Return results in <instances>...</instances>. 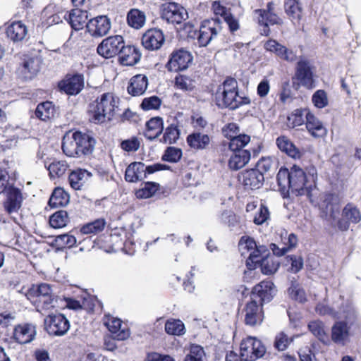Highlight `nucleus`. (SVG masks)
<instances>
[{
    "instance_id": "obj_1",
    "label": "nucleus",
    "mask_w": 361,
    "mask_h": 361,
    "mask_svg": "<svg viewBox=\"0 0 361 361\" xmlns=\"http://www.w3.org/2000/svg\"><path fill=\"white\" fill-rule=\"evenodd\" d=\"M96 145L95 138L89 133L77 130L66 134L62 140V150L70 157L91 155Z\"/></svg>"
},
{
    "instance_id": "obj_2",
    "label": "nucleus",
    "mask_w": 361,
    "mask_h": 361,
    "mask_svg": "<svg viewBox=\"0 0 361 361\" xmlns=\"http://www.w3.org/2000/svg\"><path fill=\"white\" fill-rule=\"evenodd\" d=\"M111 93H104L89 105L88 115L90 122L95 124L111 121L118 106Z\"/></svg>"
},
{
    "instance_id": "obj_3",
    "label": "nucleus",
    "mask_w": 361,
    "mask_h": 361,
    "mask_svg": "<svg viewBox=\"0 0 361 361\" xmlns=\"http://www.w3.org/2000/svg\"><path fill=\"white\" fill-rule=\"evenodd\" d=\"M25 297L36 307L37 312L55 307L52 286L48 283L32 285L26 291Z\"/></svg>"
},
{
    "instance_id": "obj_4",
    "label": "nucleus",
    "mask_w": 361,
    "mask_h": 361,
    "mask_svg": "<svg viewBox=\"0 0 361 361\" xmlns=\"http://www.w3.org/2000/svg\"><path fill=\"white\" fill-rule=\"evenodd\" d=\"M294 88L297 90L300 86L307 90L315 87L313 67L307 59H300L296 63L295 75L292 78Z\"/></svg>"
},
{
    "instance_id": "obj_5",
    "label": "nucleus",
    "mask_w": 361,
    "mask_h": 361,
    "mask_svg": "<svg viewBox=\"0 0 361 361\" xmlns=\"http://www.w3.org/2000/svg\"><path fill=\"white\" fill-rule=\"evenodd\" d=\"M307 178L305 172L298 166L290 167V176L288 180V188L297 195H306L308 198L312 197V185H307Z\"/></svg>"
},
{
    "instance_id": "obj_6",
    "label": "nucleus",
    "mask_w": 361,
    "mask_h": 361,
    "mask_svg": "<svg viewBox=\"0 0 361 361\" xmlns=\"http://www.w3.org/2000/svg\"><path fill=\"white\" fill-rule=\"evenodd\" d=\"M161 18L169 23L180 25L188 18L187 10L174 0L159 5Z\"/></svg>"
},
{
    "instance_id": "obj_7",
    "label": "nucleus",
    "mask_w": 361,
    "mask_h": 361,
    "mask_svg": "<svg viewBox=\"0 0 361 361\" xmlns=\"http://www.w3.org/2000/svg\"><path fill=\"white\" fill-rule=\"evenodd\" d=\"M221 23L219 17L204 20L202 22L195 37L200 47H207L217 36L222 30Z\"/></svg>"
},
{
    "instance_id": "obj_8",
    "label": "nucleus",
    "mask_w": 361,
    "mask_h": 361,
    "mask_svg": "<svg viewBox=\"0 0 361 361\" xmlns=\"http://www.w3.org/2000/svg\"><path fill=\"white\" fill-rule=\"evenodd\" d=\"M192 61V53L184 48H180L171 54L166 68L169 71H183L188 69Z\"/></svg>"
},
{
    "instance_id": "obj_9",
    "label": "nucleus",
    "mask_w": 361,
    "mask_h": 361,
    "mask_svg": "<svg viewBox=\"0 0 361 361\" xmlns=\"http://www.w3.org/2000/svg\"><path fill=\"white\" fill-rule=\"evenodd\" d=\"M125 42L121 35L110 36L102 41L97 48V51L103 58L111 59L118 56Z\"/></svg>"
},
{
    "instance_id": "obj_10",
    "label": "nucleus",
    "mask_w": 361,
    "mask_h": 361,
    "mask_svg": "<svg viewBox=\"0 0 361 361\" xmlns=\"http://www.w3.org/2000/svg\"><path fill=\"white\" fill-rule=\"evenodd\" d=\"M278 289L271 280H263L256 284L250 292L251 298L259 299L260 306L270 302L277 294Z\"/></svg>"
},
{
    "instance_id": "obj_11",
    "label": "nucleus",
    "mask_w": 361,
    "mask_h": 361,
    "mask_svg": "<svg viewBox=\"0 0 361 361\" xmlns=\"http://www.w3.org/2000/svg\"><path fill=\"white\" fill-rule=\"evenodd\" d=\"M45 329L49 335L61 336L70 329L68 319L62 314H49L44 319Z\"/></svg>"
},
{
    "instance_id": "obj_12",
    "label": "nucleus",
    "mask_w": 361,
    "mask_h": 361,
    "mask_svg": "<svg viewBox=\"0 0 361 361\" xmlns=\"http://www.w3.org/2000/svg\"><path fill=\"white\" fill-rule=\"evenodd\" d=\"M361 221L360 209L352 202H348L342 209L341 216L337 221L338 229L347 231L351 224H357Z\"/></svg>"
},
{
    "instance_id": "obj_13",
    "label": "nucleus",
    "mask_w": 361,
    "mask_h": 361,
    "mask_svg": "<svg viewBox=\"0 0 361 361\" xmlns=\"http://www.w3.org/2000/svg\"><path fill=\"white\" fill-rule=\"evenodd\" d=\"M264 179L263 173L255 167L244 170L238 174V180L246 190L261 188L264 185Z\"/></svg>"
},
{
    "instance_id": "obj_14",
    "label": "nucleus",
    "mask_w": 361,
    "mask_h": 361,
    "mask_svg": "<svg viewBox=\"0 0 361 361\" xmlns=\"http://www.w3.org/2000/svg\"><path fill=\"white\" fill-rule=\"evenodd\" d=\"M59 88L68 95H76L84 87V77L82 74L67 75L59 82Z\"/></svg>"
},
{
    "instance_id": "obj_15",
    "label": "nucleus",
    "mask_w": 361,
    "mask_h": 361,
    "mask_svg": "<svg viewBox=\"0 0 361 361\" xmlns=\"http://www.w3.org/2000/svg\"><path fill=\"white\" fill-rule=\"evenodd\" d=\"M104 325L113 334L114 338L118 341H124L130 336V331L126 324L118 319L111 316H106L104 320Z\"/></svg>"
},
{
    "instance_id": "obj_16",
    "label": "nucleus",
    "mask_w": 361,
    "mask_h": 361,
    "mask_svg": "<svg viewBox=\"0 0 361 361\" xmlns=\"http://www.w3.org/2000/svg\"><path fill=\"white\" fill-rule=\"evenodd\" d=\"M111 27L110 19L106 16L94 18L87 23L88 32L94 37H101L108 34Z\"/></svg>"
},
{
    "instance_id": "obj_17",
    "label": "nucleus",
    "mask_w": 361,
    "mask_h": 361,
    "mask_svg": "<svg viewBox=\"0 0 361 361\" xmlns=\"http://www.w3.org/2000/svg\"><path fill=\"white\" fill-rule=\"evenodd\" d=\"M238 97L239 91H226L222 90L221 85H219L215 93L216 104L220 109L235 110Z\"/></svg>"
},
{
    "instance_id": "obj_18",
    "label": "nucleus",
    "mask_w": 361,
    "mask_h": 361,
    "mask_svg": "<svg viewBox=\"0 0 361 361\" xmlns=\"http://www.w3.org/2000/svg\"><path fill=\"white\" fill-rule=\"evenodd\" d=\"M245 312V324L246 325L254 326L257 322L259 324L262 322L264 315L262 307L257 304V302L254 298L245 305L244 308Z\"/></svg>"
},
{
    "instance_id": "obj_19",
    "label": "nucleus",
    "mask_w": 361,
    "mask_h": 361,
    "mask_svg": "<svg viewBox=\"0 0 361 361\" xmlns=\"http://www.w3.org/2000/svg\"><path fill=\"white\" fill-rule=\"evenodd\" d=\"M338 312V317L336 319L339 322H343L344 324L350 327H357L359 326L358 313L353 305L347 302L342 304Z\"/></svg>"
},
{
    "instance_id": "obj_20",
    "label": "nucleus",
    "mask_w": 361,
    "mask_h": 361,
    "mask_svg": "<svg viewBox=\"0 0 361 361\" xmlns=\"http://www.w3.org/2000/svg\"><path fill=\"white\" fill-rule=\"evenodd\" d=\"M4 192H6V200L4 202L5 210L8 214L17 212L21 207L23 202V195L20 190L13 186H9Z\"/></svg>"
},
{
    "instance_id": "obj_21",
    "label": "nucleus",
    "mask_w": 361,
    "mask_h": 361,
    "mask_svg": "<svg viewBox=\"0 0 361 361\" xmlns=\"http://www.w3.org/2000/svg\"><path fill=\"white\" fill-rule=\"evenodd\" d=\"M140 58L141 53L137 48L124 44L118 54V62L122 66H131L137 63Z\"/></svg>"
},
{
    "instance_id": "obj_22",
    "label": "nucleus",
    "mask_w": 361,
    "mask_h": 361,
    "mask_svg": "<svg viewBox=\"0 0 361 361\" xmlns=\"http://www.w3.org/2000/svg\"><path fill=\"white\" fill-rule=\"evenodd\" d=\"M42 60L39 57H27L24 59L20 68L21 77L25 80H32L40 70Z\"/></svg>"
},
{
    "instance_id": "obj_23",
    "label": "nucleus",
    "mask_w": 361,
    "mask_h": 361,
    "mask_svg": "<svg viewBox=\"0 0 361 361\" xmlns=\"http://www.w3.org/2000/svg\"><path fill=\"white\" fill-rule=\"evenodd\" d=\"M232 152L228 160V167L238 171L244 167L250 160L251 153L248 149H230Z\"/></svg>"
},
{
    "instance_id": "obj_24",
    "label": "nucleus",
    "mask_w": 361,
    "mask_h": 361,
    "mask_svg": "<svg viewBox=\"0 0 361 361\" xmlns=\"http://www.w3.org/2000/svg\"><path fill=\"white\" fill-rule=\"evenodd\" d=\"M36 335L35 326L29 324L18 325L13 331V338L20 344L31 342Z\"/></svg>"
},
{
    "instance_id": "obj_25",
    "label": "nucleus",
    "mask_w": 361,
    "mask_h": 361,
    "mask_svg": "<svg viewBox=\"0 0 361 361\" xmlns=\"http://www.w3.org/2000/svg\"><path fill=\"white\" fill-rule=\"evenodd\" d=\"M147 85V77L142 74H137L130 78L127 87V91L129 94L133 97L140 96L145 93Z\"/></svg>"
},
{
    "instance_id": "obj_26",
    "label": "nucleus",
    "mask_w": 361,
    "mask_h": 361,
    "mask_svg": "<svg viewBox=\"0 0 361 361\" xmlns=\"http://www.w3.org/2000/svg\"><path fill=\"white\" fill-rule=\"evenodd\" d=\"M269 250L265 245H258L250 253L245 261L247 268L250 270H255L258 268L259 264L262 262V258L268 257Z\"/></svg>"
},
{
    "instance_id": "obj_27",
    "label": "nucleus",
    "mask_w": 361,
    "mask_h": 361,
    "mask_svg": "<svg viewBox=\"0 0 361 361\" xmlns=\"http://www.w3.org/2000/svg\"><path fill=\"white\" fill-rule=\"evenodd\" d=\"M306 128L312 136L314 137H322L326 134V130L322 123L310 111H307Z\"/></svg>"
},
{
    "instance_id": "obj_28",
    "label": "nucleus",
    "mask_w": 361,
    "mask_h": 361,
    "mask_svg": "<svg viewBox=\"0 0 361 361\" xmlns=\"http://www.w3.org/2000/svg\"><path fill=\"white\" fill-rule=\"evenodd\" d=\"M188 145L195 150L206 149L210 143V137L207 134H203L197 130H194L186 137Z\"/></svg>"
},
{
    "instance_id": "obj_29",
    "label": "nucleus",
    "mask_w": 361,
    "mask_h": 361,
    "mask_svg": "<svg viewBox=\"0 0 361 361\" xmlns=\"http://www.w3.org/2000/svg\"><path fill=\"white\" fill-rule=\"evenodd\" d=\"M68 21L71 27L76 30H82L84 26L87 27V22L88 19V13L85 10L75 8L71 11L68 13Z\"/></svg>"
},
{
    "instance_id": "obj_30",
    "label": "nucleus",
    "mask_w": 361,
    "mask_h": 361,
    "mask_svg": "<svg viewBox=\"0 0 361 361\" xmlns=\"http://www.w3.org/2000/svg\"><path fill=\"white\" fill-rule=\"evenodd\" d=\"M351 328L344 324L343 322L336 321L331 326V340L336 344L344 345L349 338Z\"/></svg>"
},
{
    "instance_id": "obj_31",
    "label": "nucleus",
    "mask_w": 361,
    "mask_h": 361,
    "mask_svg": "<svg viewBox=\"0 0 361 361\" xmlns=\"http://www.w3.org/2000/svg\"><path fill=\"white\" fill-rule=\"evenodd\" d=\"M146 166L142 162H133L128 165L125 172V179L130 183L142 180L145 178Z\"/></svg>"
},
{
    "instance_id": "obj_32",
    "label": "nucleus",
    "mask_w": 361,
    "mask_h": 361,
    "mask_svg": "<svg viewBox=\"0 0 361 361\" xmlns=\"http://www.w3.org/2000/svg\"><path fill=\"white\" fill-rule=\"evenodd\" d=\"M278 148L289 157L300 159L302 153L298 148L286 136H280L276 140Z\"/></svg>"
},
{
    "instance_id": "obj_33",
    "label": "nucleus",
    "mask_w": 361,
    "mask_h": 361,
    "mask_svg": "<svg viewBox=\"0 0 361 361\" xmlns=\"http://www.w3.org/2000/svg\"><path fill=\"white\" fill-rule=\"evenodd\" d=\"M55 114L56 107L54 104L49 101L38 104L35 111V116L43 121H46L54 118Z\"/></svg>"
},
{
    "instance_id": "obj_34",
    "label": "nucleus",
    "mask_w": 361,
    "mask_h": 361,
    "mask_svg": "<svg viewBox=\"0 0 361 361\" xmlns=\"http://www.w3.org/2000/svg\"><path fill=\"white\" fill-rule=\"evenodd\" d=\"M264 49L270 52L275 53L281 59L286 61H293V57H290L289 54L293 55L292 51H289L286 47L279 44L276 40L270 39L264 44Z\"/></svg>"
},
{
    "instance_id": "obj_35",
    "label": "nucleus",
    "mask_w": 361,
    "mask_h": 361,
    "mask_svg": "<svg viewBox=\"0 0 361 361\" xmlns=\"http://www.w3.org/2000/svg\"><path fill=\"white\" fill-rule=\"evenodd\" d=\"M290 176V169L289 170L286 166L281 167L276 175L277 184L283 199L289 197L290 195L288 188V180Z\"/></svg>"
},
{
    "instance_id": "obj_36",
    "label": "nucleus",
    "mask_w": 361,
    "mask_h": 361,
    "mask_svg": "<svg viewBox=\"0 0 361 361\" xmlns=\"http://www.w3.org/2000/svg\"><path fill=\"white\" fill-rule=\"evenodd\" d=\"M283 6L285 13L292 21L301 20L303 9L299 0H285Z\"/></svg>"
},
{
    "instance_id": "obj_37",
    "label": "nucleus",
    "mask_w": 361,
    "mask_h": 361,
    "mask_svg": "<svg viewBox=\"0 0 361 361\" xmlns=\"http://www.w3.org/2000/svg\"><path fill=\"white\" fill-rule=\"evenodd\" d=\"M324 203L331 219H336V214L340 212L341 198L338 195L329 192L325 195Z\"/></svg>"
},
{
    "instance_id": "obj_38",
    "label": "nucleus",
    "mask_w": 361,
    "mask_h": 361,
    "mask_svg": "<svg viewBox=\"0 0 361 361\" xmlns=\"http://www.w3.org/2000/svg\"><path fill=\"white\" fill-rule=\"evenodd\" d=\"M6 35L13 42L21 41L27 35L26 26L20 21L14 22L7 27Z\"/></svg>"
},
{
    "instance_id": "obj_39",
    "label": "nucleus",
    "mask_w": 361,
    "mask_h": 361,
    "mask_svg": "<svg viewBox=\"0 0 361 361\" xmlns=\"http://www.w3.org/2000/svg\"><path fill=\"white\" fill-rule=\"evenodd\" d=\"M309 331L318 338L323 344L328 345L330 343L328 335L324 330V323L319 320L311 321L308 323Z\"/></svg>"
},
{
    "instance_id": "obj_40",
    "label": "nucleus",
    "mask_w": 361,
    "mask_h": 361,
    "mask_svg": "<svg viewBox=\"0 0 361 361\" xmlns=\"http://www.w3.org/2000/svg\"><path fill=\"white\" fill-rule=\"evenodd\" d=\"M90 177V173L84 169L73 171L68 176L69 183L74 190H80L85 182Z\"/></svg>"
},
{
    "instance_id": "obj_41",
    "label": "nucleus",
    "mask_w": 361,
    "mask_h": 361,
    "mask_svg": "<svg viewBox=\"0 0 361 361\" xmlns=\"http://www.w3.org/2000/svg\"><path fill=\"white\" fill-rule=\"evenodd\" d=\"M225 137L230 140L229 149H244L243 148L250 142V136L245 133L231 135L226 133Z\"/></svg>"
},
{
    "instance_id": "obj_42",
    "label": "nucleus",
    "mask_w": 361,
    "mask_h": 361,
    "mask_svg": "<svg viewBox=\"0 0 361 361\" xmlns=\"http://www.w3.org/2000/svg\"><path fill=\"white\" fill-rule=\"evenodd\" d=\"M146 16L144 12L137 8L130 9L127 13L128 25L134 29H140L145 23Z\"/></svg>"
},
{
    "instance_id": "obj_43",
    "label": "nucleus",
    "mask_w": 361,
    "mask_h": 361,
    "mask_svg": "<svg viewBox=\"0 0 361 361\" xmlns=\"http://www.w3.org/2000/svg\"><path fill=\"white\" fill-rule=\"evenodd\" d=\"M280 264V262L269 253L268 257L262 258V262L259 264L258 267L260 268L261 272L264 275L269 276L274 274L278 271Z\"/></svg>"
},
{
    "instance_id": "obj_44",
    "label": "nucleus",
    "mask_w": 361,
    "mask_h": 361,
    "mask_svg": "<svg viewBox=\"0 0 361 361\" xmlns=\"http://www.w3.org/2000/svg\"><path fill=\"white\" fill-rule=\"evenodd\" d=\"M69 202L68 194L61 188H56L53 191L49 200V205L54 207H64Z\"/></svg>"
},
{
    "instance_id": "obj_45",
    "label": "nucleus",
    "mask_w": 361,
    "mask_h": 361,
    "mask_svg": "<svg viewBox=\"0 0 361 361\" xmlns=\"http://www.w3.org/2000/svg\"><path fill=\"white\" fill-rule=\"evenodd\" d=\"M142 46L149 51L158 49V29L147 30L142 37Z\"/></svg>"
},
{
    "instance_id": "obj_46",
    "label": "nucleus",
    "mask_w": 361,
    "mask_h": 361,
    "mask_svg": "<svg viewBox=\"0 0 361 361\" xmlns=\"http://www.w3.org/2000/svg\"><path fill=\"white\" fill-rule=\"evenodd\" d=\"M106 226V221L103 218L95 219L93 221L84 224L80 228V232L85 235H96L104 231Z\"/></svg>"
},
{
    "instance_id": "obj_47",
    "label": "nucleus",
    "mask_w": 361,
    "mask_h": 361,
    "mask_svg": "<svg viewBox=\"0 0 361 361\" xmlns=\"http://www.w3.org/2000/svg\"><path fill=\"white\" fill-rule=\"evenodd\" d=\"M165 331L169 335L180 336L185 334L186 330L181 320L172 319L166 321Z\"/></svg>"
},
{
    "instance_id": "obj_48",
    "label": "nucleus",
    "mask_w": 361,
    "mask_h": 361,
    "mask_svg": "<svg viewBox=\"0 0 361 361\" xmlns=\"http://www.w3.org/2000/svg\"><path fill=\"white\" fill-rule=\"evenodd\" d=\"M289 297L299 303L303 304L307 301L306 293L303 288L295 281H292L290 286L288 288Z\"/></svg>"
},
{
    "instance_id": "obj_49",
    "label": "nucleus",
    "mask_w": 361,
    "mask_h": 361,
    "mask_svg": "<svg viewBox=\"0 0 361 361\" xmlns=\"http://www.w3.org/2000/svg\"><path fill=\"white\" fill-rule=\"evenodd\" d=\"M247 344L251 347L252 355L250 357H254V361L262 357L266 353V348L262 341L254 337L247 338Z\"/></svg>"
},
{
    "instance_id": "obj_50",
    "label": "nucleus",
    "mask_w": 361,
    "mask_h": 361,
    "mask_svg": "<svg viewBox=\"0 0 361 361\" xmlns=\"http://www.w3.org/2000/svg\"><path fill=\"white\" fill-rule=\"evenodd\" d=\"M68 222V213L65 210H59L54 213L49 218V224L54 228L66 226Z\"/></svg>"
},
{
    "instance_id": "obj_51",
    "label": "nucleus",
    "mask_w": 361,
    "mask_h": 361,
    "mask_svg": "<svg viewBox=\"0 0 361 361\" xmlns=\"http://www.w3.org/2000/svg\"><path fill=\"white\" fill-rule=\"evenodd\" d=\"M144 136L149 141L158 137V116L152 117L146 122Z\"/></svg>"
},
{
    "instance_id": "obj_52",
    "label": "nucleus",
    "mask_w": 361,
    "mask_h": 361,
    "mask_svg": "<svg viewBox=\"0 0 361 361\" xmlns=\"http://www.w3.org/2000/svg\"><path fill=\"white\" fill-rule=\"evenodd\" d=\"M183 156V152L180 148L176 147H167L164 150L161 160L170 163H177Z\"/></svg>"
},
{
    "instance_id": "obj_53",
    "label": "nucleus",
    "mask_w": 361,
    "mask_h": 361,
    "mask_svg": "<svg viewBox=\"0 0 361 361\" xmlns=\"http://www.w3.org/2000/svg\"><path fill=\"white\" fill-rule=\"evenodd\" d=\"M309 111L308 109H297L294 110L290 115L287 117V126L290 128L300 126L304 123L303 112Z\"/></svg>"
},
{
    "instance_id": "obj_54",
    "label": "nucleus",
    "mask_w": 361,
    "mask_h": 361,
    "mask_svg": "<svg viewBox=\"0 0 361 361\" xmlns=\"http://www.w3.org/2000/svg\"><path fill=\"white\" fill-rule=\"evenodd\" d=\"M180 136V130L173 124L168 126L164 133L162 138L159 139V142L164 143L173 144L176 142Z\"/></svg>"
},
{
    "instance_id": "obj_55",
    "label": "nucleus",
    "mask_w": 361,
    "mask_h": 361,
    "mask_svg": "<svg viewBox=\"0 0 361 361\" xmlns=\"http://www.w3.org/2000/svg\"><path fill=\"white\" fill-rule=\"evenodd\" d=\"M158 190V185L154 182H146L144 186L135 192L136 197L140 199L151 197Z\"/></svg>"
},
{
    "instance_id": "obj_56",
    "label": "nucleus",
    "mask_w": 361,
    "mask_h": 361,
    "mask_svg": "<svg viewBox=\"0 0 361 361\" xmlns=\"http://www.w3.org/2000/svg\"><path fill=\"white\" fill-rule=\"evenodd\" d=\"M175 87L183 91H192L195 86L193 80L185 75L178 74L174 78Z\"/></svg>"
},
{
    "instance_id": "obj_57",
    "label": "nucleus",
    "mask_w": 361,
    "mask_h": 361,
    "mask_svg": "<svg viewBox=\"0 0 361 361\" xmlns=\"http://www.w3.org/2000/svg\"><path fill=\"white\" fill-rule=\"evenodd\" d=\"M222 8V14L224 21L228 25L229 31L231 33H234L237 31L239 27V21L232 14L230 11H228L225 6H221Z\"/></svg>"
},
{
    "instance_id": "obj_58",
    "label": "nucleus",
    "mask_w": 361,
    "mask_h": 361,
    "mask_svg": "<svg viewBox=\"0 0 361 361\" xmlns=\"http://www.w3.org/2000/svg\"><path fill=\"white\" fill-rule=\"evenodd\" d=\"M204 355V348L197 344H191L189 353L187 354L183 361H202Z\"/></svg>"
},
{
    "instance_id": "obj_59",
    "label": "nucleus",
    "mask_w": 361,
    "mask_h": 361,
    "mask_svg": "<svg viewBox=\"0 0 361 361\" xmlns=\"http://www.w3.org/2000/svg\"><path fill=\"white\" fill-rule=\"evenodd\" d=\"M312 102L315 107L323 109L329 104L327 94L324 90H317L312 96Z\"/></svg>"
},
{
    "instance_id": "obj_60",
    "label": "nucleus",
    "mask_w": 361,
    "mask_h": 361,
    "mask_svg": "<svg viewBox=\"0 0 361 361\" xmlns=\"http://www.w3.org/2000/svg\"><path fill=\"white\" fill-rule=\"evenodd\" d=\"M68 169V165L63 161H54L49 164L48 170L51 178L63 176Z\"/></svg>"
},
{
    "instance_id": "obj_61",
    "label": "nucleus",
    "mask_w": 361,
    "mask_h": 361,
    "mask_svg": "<svg viewBox=\"0 0 361 361\" xmlns=\"http://www.w3.org/2000/svg\"><path fill=\"white\" fill-rule=\"evenodd\" d=\"M258 23L259 25H281L283 24L282 18H281L275 13H269L267 15L259 16Z\"/></svg>"
},
{
    "instance_id": "obj_62",
    "label": "nucleus",
    "mask_w": 361,
    "mask_h": 361,
    "mask_svg": "<svg viewBox=\"0 0 361 361\" xmlns=\"http://www.w3.org/2000/svg\"><path fill=\"white\" fill-rule=\"evenodd\" d=\"M287 262L290 263V271L294 274L299 272L303 268V259L301 256L294 255L286 257Z\"/></svg>"
},
{
    "instance_id": "obj_63",
    "label": "nucleus",
    "mask_w": 361,
    "mask_h": 361,
    "mask_svg": "<svg viewBox=\"0 0 361 361\" xmlns=\"http://www.w3.org/2000/svg\"><path fill=\"white\" fill-rule=\"evenodd\" d=\"M56 243L61 247H71L76 244V238L74 235L66 233L59 235L56 238Z\"/></svg>"
},
{
    "instance_id": "obj_64",
    "label": "nucleus",
    "mask_w": 361,
    "mask_h": 361,
    "mask_svg": "<svg viewBox=\"0 0 361 361\" xmlns=\"http://www.w3.org/2000/svg\"><path fill=\"white\" fill-rule=\"evenodd\" d=\"M274 161L271 157H262L256 163L255 168H257L259 172L264 173L269 171L272 167Z\"/></svg>"
}]
</instances>
